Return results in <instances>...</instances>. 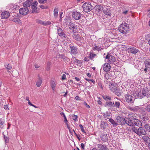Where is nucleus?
Here are the masks:
<instances>
[{
  "label": "nucleus",
  "instance_id": "nucleus-36",
  "mask_svg": "<svg viewBox=\"0 0 150 150\" xmlns=\"http://www.w3.org/2000/svg\"><path fill=\"white\" fill-rule=\"evenodd\" d=\"M42 83V80L40 77H39V80L36 82V85L38 87H39L41 86Z\"/></svg>",
  "mask_w": 150,
  "mask_h": 150
},
{
  "label": "nucleus",
  "instance_id": "nucleus-48",
  "mask_svg": "<svg viewBox=\"0 0 150 150\" xmlns=\"http://www.w3.org/2000/svg\"><path fill=\"white\" fill-rule=\"evenodd\" d=\"M79 126L80 127V128H81V131L83 132L86 133V132L85 131V130L83 128V126L82 125H81V124H80L79 125Z\"/></svg>",
  "mask_w": 150,
  "mask_h": 150
},
{
  "label": "nucleus",
  "instance_id": "nucleus-42",
  "mask_svg": "<svg viewBox=\"0 0 150 150\" xmlns=\"http://www.w3.org/2000/svg\"><path fill=\"white\" fill-rule=\"evenodd\" d=\"M120 103L119 102L115 101V103H114V105H113V106L114 105L115 107H116V108H119L120 107Z\"/></svg>",
  "mask_w": 150,
  "mask_h": 150
},
{
  "label": "nucleus",
  "instance_id": "nucleus-16",
  "mask_svg": "<svg viewBox=\"0 0 150 150\" xmlns=\"http://www.w3.org/2000/svg\"><path fill=\"white\" fill-rule=\"evenodd\" d=\"M9 15L10 14L7 11H5L1 13V17L2 19H6L9 17Z\"/></svg>",
  "mask_w": 150,
  "mask_h": 150
},
{
  "label": "nucleus",
  "instance_id": "nucleus-47",
  "mask_svg": "<svg viewBox=\"0 0 150 150\" xmlns=\"http://www.w3.org/2000/svg\"><path fill=\"white\" fill-rule=\"evenodd\" d=\"M72 118L75 121H76L77 120V118L78 116L77 115H73L72 116Z\"/></svg>",
  "mask_w": 150,
  "mask_h": 150
},
{
  "label": "nucleus",
  "instance_id": "nucleus-56",
  "mask_svg": "<svg viewBox=\"0 0 150 150\" xmlns=\"http://www.w3.org/2000/svg\"><path fill=\"white\" fill-rule=\"evenodd\" d=\"M28 104L29 105H30L32 106L35 107V108H38V107L36 106L35 105H34L33 104H32L30 102H28Z\"/></svg>",
  "mask_w": 150,
  "mask_h": 150
},
{
  "label": "nucleus",
  "instance_id": "nucleus-17",
  "mask_svg": "<svg viewBox=\"0 0 150 150\" xmlns=\"http://www.w3.org/2000/svg\"><path fill=\"white\" fill-rule=\"evenodd\" d=\"M111 66L110 64L106 63L103 66V69L105 71H108L110 70Z\"/></svg>",
  "mask_w": 150,
  "mask_h": 150
},
{
  "label": "nucleus",
  "instance_id": "nucleus-45",
  "mask_svg": "<svg viewBox=\"0 0 150 150\" xmlns=\"http://www.w3.org/2000/svg\"><path fill=\"white\" fill-rule=\"evenodd\" d=\"M5 66L6 68L10 70L12 68V67L9 64H5Z\"/></svg>",
  "mask_w": 150,
  "mask_h": 150
},
{
  "label": "nucleus",
  "instance_id": "nucleus-43",
  "mask_svg": "<svg viewBox=\"0 0 150 150\" xmlns=\"http://www.w3.org/2000/svg\"><path fill=\"white\" fill-rule=\"evenodd\" d=\"M60 114L62 116H63V117H64V122L65 123H67L68 121L64 113V112H62L60 113Z\"/></svg>",
  "mask_w": 150,
  "mask_h": 150
},
{
  "label": "nucleus",
  "instance_id": "nucleus-55",
  "mask_svg": "<svg viewBox=\"0 0 150 150\" xmlns=\"http://www.w3.org/2000/svg\"><path fill=\"white\" fill-rule=\"evenodd\" d=\"M90 59L89 57H86L84 59V61H85L86 62H88V61H89Z\"/></svg>",
  "mask_w": 150,
  "mask_h": 150
},
{
  "label": "nucleus",
  "instance_id": "nucleus-9",
  "mask_svg": "<svg viewBox=\"0 0 150 150\" xmlns=\"http://www.w3.org/2000/svg\"><path fill=\"white\" fill-rule=\"evenodd\" d=\"M103 11L104 14L108 16L111 15V12L110 7L107 6H104V8Z\"/></svg>",
  "mask_w": 150,
  "mask_h": 150
},
{
  "label": "nucleus",
  "instance_id": "nucleus-59",
  "mask_svg": "<svg viewBox=\"0 0 150 150\" xmlns=\"http://www.w3.org/2000/svg\"><path fill=\"white\" fill-rule=\"evenodd\" d=\"M4 109L6 110H8L9 108H8V106L7 105H5L4 106Z\"/></svg>",
  "mask_w": 150,
  "mask_h": 150
},
{
  "label": "nucleus",
  "instance_id": "nucleus-46",
  "mask_svg": "<svg viewBox=\"0 0 150 150\" xmlns=\"http://www.w3.org/2000/svg\"><path fill=\"white\" fill-rule=\"evenodd\" d=\"M144 127L146 130L150 132V126L149 125H146Z\"/></svg>",
  "mask_w": 150,
  "mask_h": 150
},
{
  "label": "nucleus",
  "instance_id": "nucleus-60",
  "mask_svg": "<svg viewBox=\"0 0 150 150\" xmlns=\"http://www.w3.org/2000/svg\"><path fill=\"white\" fill-rule=\"evenodd\" d=\"M144 71L145 72V73H147V72L148 71H150V69H148L147 68L145 67V68H144Z\"/></svg>",
  "mask_w": 150,
  "mask_h": 150
},
{
  "label": "nucleus",
  "instance_id": "nucleus-24",
  "mask_svg": "<svg viewBox=\"0 0 150 150\" xmlns=\"http://www.w3.org/2000/svg\"><path fill=\"white\" fill-rule=\"evenodd\" d=\"M58 8L57 7L54 8V16L55 18H57L58 16Z\"/></svg>",
  "mask_w": 150,
  "mask_h": 150
},
{
  "label": "nucleus",
  "instance_id": "nucleus-8",
  "mask_svg": "<svg viewBox=\"0 0 150 150\" xmlns=\"http://www.w3.org/2000/svg\"><path fill=\"white\" fill-rule=\"evenodd\" d=\"M116 120L117 125H125V122H126L125 121V117L124 118L122 117L117 116L116 118Z\"/></svg>",
  "mask_w": 150,
  "mask_h": 150
},
{
  "label": "nucleus",
  "instance_id": "nucleus-25",
  "mask_svg": "<svg viewBox=\"0 0 150 150\" xmlns=\"http://www.w3.org/2000/svg\"><path fill=\"white\" fill-rule=\"evenodd\" d=\"M32 3L31 1L28 0L24 3L23 5L25 7V8H27L30 6Z\"/></svg>",
  "mask_w": 150,
  "mask_h": 150
},
{
  "label": "nucleus",
  "instance_id": "nucleus-13",
  "mask_svg": "<svg viewBox=\"0 0 150 150\" xmlns=\"http://www.w3.org/2000/svg\"><path fill=\"white\" fill-rule=\"evenodd\" d=\"M28 9L27 8H22L19 10V13L23 15H27L28 12Z\"/></svg>",
  "mask_w": 150,
  "mask_h": 150
},
{
  "label": "nucleus",
  "instance_id": "nucleus-6",
  "mask_svg": "<svg viewBox=\"0 0 150 150\" xmlns=\"http://www.w3.org/2000/svg\"><path fill=\"white\" fill-rule=\"evenodd\" d=\"M105 57L104 56V57L106 59H107L108 62L110 64H113V63L115 62L116 60V59L113 56H112L111 54L108 53L107 55H106L105 53L104 54L103 56L105 55Z\"/></svg>",
  "mask_w": 150,
  "mask_h": 150
},
{
  "label": "nucleus",
  "instance_id": "nucleus-7",
  "mask_svg": "<svg viewBox=\"0 0 150 150\" xmlns=\"http://www.w3.org/2000/svg\"><path fill=\"white\" fill-rule=\"evenodd\" d=\"M57 33L59 36L62 37L63 40L65 41H68L69 40V38L64 34L61 28H59L57 29Z\"/></svg>",
  "mask_w": 150,
  "mask_h": 150
},
{
  "label": "nucleus",
  "instance_id": "nucleus-41",
  "mask_svg": "<svg viewBox=\"0 0 150 150\" xmlns=\"http://www.w3.org/2000/svg\"><path fill=\"white\" fill-rule=\"evenodd\" d=\"M113 92L117 96H119L121 95L120 93L119 92V90L117 87L115 90V91H113Z\"/></svg>",
  "mask_w": 150,
  "mask_h": 150
},
{
  "label": "nucleus",
  "instance_id": "nucleus-40",
  "mask_svg": "<svg viewBox=\"0 0 150 150\" xmlns=\"http://www.w3.org/2000/svg\"><path fill=\"white\" fill-rule=\"evenodd\" d=\"M109 121L112 124L113 126H117V124L115 122V121L112 119L109 118Z\"/></svg>",
  "mask_w": 150,
  "mask_h": 150
},
{
  "label": "nucleus",
  "instance_id": "nucleus-44",
  "mask_svg": "<svg viewBox=\"0 0 150 150\" xmlns=\"http://www.w3.org/2000/svg\"><path fill=\"white\" fill-rule=\"evenodd\" d=\"M51 23L49 21H46L44 22L43 21L42 23V25H50L51 24Z\"/></svg>",
  "mask_w": 150,
  "mask_h": 150
},
{
  "label": "nucleus",
  "instance_id": "nucleus-54",
  "mask_svg": "<svg viewBox=\"0 0 150 150\" xmlns=\"http://www.w3.org/2000/svg\"><path fill=\"white\" fill-rule=\"evenodd\" d=\"M39 2L40 3H44L45 2L47 1V0H38Z\"/></svg>",
  "mask_w": 150,
  "mask_h": 150
},
{
  "label": "nucleus",
  "instance_id": "nucleus-26",
  "mask_svg": "<svg viewBox=\"0 0 150 150\" xmlns=\"http://www.w3.org/2000/svg\"><path fill=\"white\" fill-rule=\"evenodd\" d=\"M57 83L54 81H52L50 82L51 86L54 92L55 91V87Z\"/></svg>",
  "mask_w": 150,
  "mask_h": 150
},
{
  "label": "nucleus",
  "instance_id": "nucleus-58",
  "mask_svg": "<svg viewBox=\"0 0 150 150\" xmlns=\"http://www.w3.org/2000/svg\"><path fill=\"white\" fill-rule=\"evenodd\" d=\"M146 39H148L149 40L150 39V34H149L146 36Z\"/></svg>",
  "mask_w": 150,
  "mask_h": 150
},
{
  "label": "nucleus",
  "instance_id": "nucleus-35",
  "mask_svg": "<svg viewBox=\"0 0 150 150\" xmlns=\"http://www.w3.org/2000/svg\"><path fill=\"white\" fill-rule=\"evenodd\" d=\"M144 64L145 67L150 69V62L148 60L144 62Z\"/></svg>",
  "mask_w": 150,
  "mask_h": 150
},
{
  "label": "nucleus",
  "instance_id": "nucleus-22",
  "mask_svg": "<svg viewBox=\"0 0 150 150\" xmlns=\"http://www.w3.org/2000/svg\"><path fill=\"white\" fill-rule=\"evenodd\" d=\"M108 124L106 122L101 121L100 127L102 129H106L108 126Z\"/></svg>",
  "mask_w": 150,
  "mask_h": 150
},
{
  "label": "nucleus",
  "instance_id": "nucleus-31",
  "mask_svg": "<svg viewBox=\"0 0 150 150\" xmlns=\"http://www.w3.org/2000/svg\"><path fill=\"white\" fill-rule=\"evenodd\" d=\"M89 57L90 59L93 60L94 58H97V56L96 54L91 53L89 54Z\"/></svg>",
  "mask_w": 150,
  "mask_h": 150
},
{
  "label": "nucleus",
  "instance_id": "nucleus-52",
  "mask_svg": "<svg viewBox=\"0 0 150 150\" xmlns=\"http://www.w3.org/2000/svg\"><path fill=\"white\" fill-rule=\"evenodd\" d=\"M98 88H100L102 89H103V87L102 85V83L101 82H99L98 83Z\"/></svg>",
  "mask_w": 150,
  "mask_h": 150
},
{
  "label": "nucleus",
  "instance_id": "nucleus-2",
  "mask_svg": "<svg viewBox=\"0 0 150 150\" xmlns=\"http://www.w3.org/2000/svg\"><path fill=\"white\" fill-rule=\"evenodd\" d=\"M125 125L127 124L130 126H139L142 125L141 122L138 119L131 120L130 118L125 117Z\"/></svg>",
  "mask_w": 150,
  "mask_h": 150
},
{
  "label": "nucleus",
  "instance_id": "nucleus-12",
  "mask_svg": "<svg viewBox=\"0 0 150 150\" xmlns=\"http://www.w3.org/2000/svg\"><path fill=\"white\" fill-rule=\"evenodd\" d=\"M38 4V3L37 1H35L32 4H31V7L32 9H33L32 11V13H38V12L37 11H36L37 9L36 6Z\"/></svg>",
  "mask_w": 150,
  "mask_h": 150
},
{
  "label": "nucleus",
  "instance_id": "nucleus-20",
  "mask_svg": "<svg viewBox=\"0 0 150 150\" xmlns=\"http://www.w3.org/2000/svg\"><path fill=\"white\" fill-rule=\"evenodd\" d=\"M93 46H94L92 48L93 50L99 51L103 49L101 46H100L99 45H98L96 44H94Z\"/></svg>",
  "mask_w": 150,
  "mask_h": 150
},
{
  "label": "nucleus",
  "instance_id": "nucleus-37",
  "mask_svg": "<svg viewBox=\"0 0 150 150\" xmlns=\"http://www.w3.org/2000/svg\"><path fill=\"white\" fill-rule=\"evenodd\" d=\"M102 97L104 99L106 100L107 101L111 100V97L108 96H103Z\"/></svg>",
  "mask_w": 150,
  "mask_h": 150
},
{
  "label": "nucleus",
  "instance_id": "nucleus-30",
  "mask_svg": "<svg viewBox=\"0 0 150 150\" xmlns=\"http://www.w3.org/2000/svg\"><path fill=\"white\" fill-rule=\"evenodd\" d=\"M109 88L113 92L115 91V90L116 89L117 87L116 86H114L112 84L110 83L109 84Z\"/></svg>",
  "mask_w": 150,
  "mask_h": 150
},
{
  "label": "nucleus",
  "instance_id": "nucleus-53",
  "mask_svg": "<svg viewBox=\"0 0 150 150\" xmlns=\"http://www.w3.org/2000/svg\"><path fill=\"white\" fill-rule=\"evenodd\" d=\"M40 7L42 9H46L47 8V6H45L44 5H41L40 6Z\"/></svg>",
  "mask_w": 150,
  "mask_h": 150
},
{
  "label": "nucleus",
  "instance_id": "nucleus-4",
  "mask_svg": "<svg viewBox=\"0 0 150 150\" xmlns=\"http://www.w3.org/2000/svg\"><path fill=\"white\" fill-rule=\"evenodd\" d=\"M132 131L139 136L145 135L146 134L145 130L142 127H140L138 129L134 127L132 128Z\"/></svg>",
  "mask_w": 150,
  "mask_h": 150
},
{
  "label": "nucleus",
  "instance_id": "nucleus-39",
  "mask_svg": "<svg viewBox=\"0 0 150 150\" xmlns=\"http://www.w3.org/2000/svg\"><path fill=\"white\" fill-rule=\"evenodd\" d=\"M112 76L110 72L106 73L105 75V77L106 80L109 79Z\"/></svg>",
  "mask_w": 150,
  "mask_h": 150
},
{
  "label": "nucleus",
  "instance_id": "nucleus-61",
  "mask_svg": "<svg viewBox=\"0 0 150 150\" xmlns=\"http://www.w3.org/2000/svg\"><path fill=\"white\" fill-rule=\"evenodd\" d=\"M81 148L82 149H84L85 145H84V144L83 143H81Z\"/></svg>",
  "mask_w": 150,
  "mask_h": 150
},
{
  "label": "nucleus",
  "instance_id": "nucleus-27",
  "mask_svg": "<svg viewBox=\"0 0 150 150\" xmlns=\"http://www.w3.org/2000/svg\"><path fill=\"white\" fill-rule=\"evenodd\" d=\"M68 25L69 29L71 30H74L75 28V25L72 23L69 22Z\"/></svg>",
  "mask_w": 150,
  "mask_h": 150
},
{
  "label": "nucleus",
  "instance_id": "nucleus-32",
  "mask_svg": "<svg viewBox=\"0 0 150 150\" xmlns=\"http://www.w3.org/2000/svg\"><path fill=\"white\" fill-rule=\"evenodd\" d=\"M72 37L74 39L77 40H80V36L78 34H74L72 35Z\"/></svg>",
  "mask_w": 150,
  "mask_h": 150
},
{
  "label": "nucleus",
  "instance_id": "nucleus-18",
  "mask_svg": "<svg viewBox=\"0 0 150 150\" xmlns=\"http://www.w3.org/2000/svg\"><path fill=\"white\" fill-rule=\"evenodd\" d=\"M142 139L144 142L148 144L150 143V138L147 136L144 135L142 137Z\"/></svg>",
  "mask_w": 150,
  "mask_h": 150
},
{
  "label": "nucleus",
  "instance_id": "nucleus-50",
  "mask_svg": "<svg viewBox=\"0 0 150 150\" xmlns=\"http://www.w3.org/2000/svg\"><path fill=\"white\" fill-rule=\"evenodd\" d=\"M127 108L131 111H135V108L134 107H132L130 106L127 107Z\"/></svg>",
  "mask_w": 150,
  "mask_h": 150
},
{
  "label": "nucleus",
  "instance_id": "nucleus-38",
  "mask_svg": "<svg viewBox=\"0 0 150 150\" xmlns=\"http://www.w3.org/2000/svg\"><path fill=\"white\" fill-rule=\"evenodd\" d=\"M144 109L146 111L150 113V104H148L146 105Z\"/></svg>",
  "mask_w": 150,
  "mask_h": 150
},
{
  "label": "nucleus",
  "instance_id": "nucleus-23",
  "mask_svg": "<svg viewBox=\"0 0 150 150\" xmlns=\"http://www.w3.org/2000/svg\"><path fill=\"white\" fill-rule=\"evenodd\" d=\"M70 48L71 50V53L72 54H75L77 52V49L75 46H70Z\"/></svg>",
  "mask_w": 150,
  "mask_h": 150
},
{
  "label": "nucleus",
  "instance_id": "nucleus-33",
  "mask_svg": "<svg viewBox=\"0 0 150 150\" xmlns=\"http://www.w3.org/2000/svg\"><path fill=\"white\" fill-rule=\"evenodd\" d=\"M113 105H114V103H112L111 101H107L105 103V105L106 106H109V107H112L113 106Z\"/></svg>",
  "mask_w": 150,
  "mask_h": 150
},
{
  "label": "nucleus",
  "instance_id": "nucleus-28",
  "mask_svg": "<svg viewBox=\"0 0 150 150\" xmlns=\"http://www.w3.org/2000/svg\"><path fill=\"white\" fill-rule=\"evenodd\" d=\"M137 114L134 113H130L129 115V117L132 120L137 119L136 118V117Z\"/></svg>",
  "mask_w": 150,
  "mask_h": 150
},
{
  "label": "nucleus",
  "instance_id": "nucleus-51",
  "mask_svg": "<svg viewBox=\"0 0 150 150\" xmlns=\"http://www.w3.org/2000/svg\"><path fill=\"white\" fill-rule=\"evenodd\" d=\"M85 80L86 81H88V82H89V81H91L92 82V83H93L94 84H95V81L93 79H86Z\"/></svg>",
  "mask_w": 150,
  "mask_h": 150
},
{
  "label": "nucleus",
  "instance_id": "nucleus-64",
  "mask_svg": "<svg viewBox=\"0 0 150 150\" xmlns=\"http://www.w3.org/2000/svg\"><path fill=\"white\" fill-rule=\"evenodd\" d=\"M66 76L65 74H63L62 75V80H64L66 79Z\"/></svg>",
  "mask_w": 150,
  "mask_h": 150
},
{
  "label": "nucleus",
  "instance_id": "nucleus-21",
  "mask_svg": "<svg viewBox=\"0 0 150 150\" xmlns=\"http://www.w3.org/2000/svg\"><path fill=\"white\" fill-rule=\"evenodd\" d=\"M97 146L99 149V150H107V146L104 144L103 145L101 144H97Z\"/></svg>",
  "mask_w": 150,
  "mask_h": 150
},
{
  "label": "nucleus",
  "instance_id": "nucleus-63",
  "mask_svg": "<svg viewBox=\"0 0 150 150\" xmlns=\"http://www.w3.org/2000/svg\"><path fill=\"white\" fill-rule=\"evenodd\" d=\"M4 122L1 119H0V124L3 125L4 124Z\"/></svg>",
  "mask_w": 150,
  "mask_h": 150
},
{
  "label": "nucleus",
  "instance_id": "nucleus-57",
  "mask_svg": "<svg viewBox=\"0 0 150 150\" xmlns=\"http://www.w3.org/2000/svg\"><path fill=\"white\" fill-rule=\"evenodd\" d=\"M83 104L86 106V108H89L90 107V106L88 105L85 102H84Z\"/></svg>",
  "mask_w": 150,
  "mask_h": 150
},
{
  "label": "nucleus",
  "instance_id": "nucleus-5",
  "mask_svg": "<svg viewBox=\"0 0 150 150\" xmlns=\"http://www.w3.org/2000/svg\"><path fill=\"white\" fill-rule=\"evenodd\" d=\"M82 7L83 11L87 13L91 11L93 8L90 3H85Z\"/></svg>",
  "mask_w": 150,
  "mask_h": 150
},
{
  "label": "nucleus",
  "instance_id": "nucleus-11",
  "mask_svg": "<svg viewBox=\"0 0 150 150\" xmlns=\"http://www.w3.org/2000/svg\"><path fill=\"white\" fill-rule=\"evenodd\" d=\"M81 16L82 14L80 12L75 11L72 13V17L76 20H79L81 18Z\"/></svg>",
  "mask_w": 150,
  "mask_h": 150
},
{
  "label": "nucleus",
  "instance_id": "nucleus-29",
  "mask_svg": "<svg viewBox=\"0 0 150 150\" xmlns=\"http://www.w3.org/2000/svg\"><path fill=\"white\" fill-rule=\"evenodd\" d=\"M103 115L104 117L106 120L107 119H109L110 117V113L108 112H106L103 113Z\"/></svg>",
  "mask_w": 150,
  "mask_h": 150
},
{
  "label": "nucleus",
  "instance_id": "nucleus-49",
  "mask_svg": "<svg viewBox=\"0 0 150 150\" xmlns=\"http://www.w3.org/2000/svg\"><path fill=\"white\" fill-rule=\"evenodd\" d=\"M4 138L5 141L6 143H8V142L9 140V138L8 137L4 135Z\"/></svg>",
  "mask_w": 150,
  "mask_h": 150
},
{
  "label": "nucleus",
  "instance_id": "nucleus-19",
  "mask_svg": "<svg viewBox=\"0 0 150 150\" xmlns=\"http://www.w3.org/2000/svg\"><path fill=\"white\" fill-rule=\"evenodd\" d=\"M100 138L103 142H106L108 141V138L107 134H101L100 135Z\"/></svg>",
  "mask_w": 150,
  "mask_h": 150
},
{
  "label": "nucleus",
  "instance_id": "nucleus-62",
  "mask_svg": "<svg viewBox=\"0 0 150 150\" xmlns=\"http://www.w3.org/2000/svg\"><path fill=\"white\" fill-rule=\"evenodd\" d=\"M42 22H43V21H42L40 20H38L37 21V22L39 24H42Z\"/></svg>",
  "mask_w": 150,
  "mask_h": 150
},
{
  "label": "nucleus",
  "instance_id": "nucleus-34",
  "mask_svg": "<svg viewBox=\"0 0 150 150\" xmlns=\"http://www.w3.org/2000/svg\"><path fill=\"white\" fill-rule=\"evenodd\" d=\"M12 21L18 24L21 23V22L20 20L18 17H15L13 20Z\"/></svg>",
  "mask_w": 150,
  "mask_h": 150
},
{
  "label": "nucleus",
  "instance_id": "nucleus-15",
  "mask_svg": "<svg viewBox=\"0 0 150 150\" xmlns=\"http://www.w3.org/2000/svg\"><path fill=\"white\" fill-rule=\"evenodd\" d=\"M128 52L129 53L135 54L138 52L139 50L134 47H132L128 48Z\"/></svg>",
  "mask_w": 150,
  "mask_h": 150
},
{
  "label": "nucleus",
  "instance_id": "nucleus-14",
  "mask_svg": "<svg viewBox=\"0 0 150 150\" xmlns=\"http://www.w3.org/2000/svg\"><path fill=\"white\" fill-rule=\"evenodd\" d=\"M104 8V6L103 7L102 5H97L94 7V9L98 13L101 12L102 11H103Z\"/></svg>",
  "mask_w": 150,
  "mask_h": 150
},
{
  "label": "nucleus",
  "instance_id": "nucleus-1",
  "mask_svg": "<svg viewBox=\"0 0 150 150\" xmlns=\"http://www.w3.org/2000/svg\"><path fill=\"white\" fill-rule=\"evenodd\" d=\"M134 95L136 97L142 98L145 96L148 97L150 96L148 89L145 88H138L134 93Z\"/></svg>",
  "mask_w": 150,
  "mask_h": 150
},
{
  "label": "nucleus",
  "instance_id": "nucleus-3",
  "mask_svg": "<svg viewBox=\"0 0 150 150\" xmlns=\"http://www.w3.org/2000/svg\"><path fill=\"white\" fill-rule=\"evenodd\" d=\"M118 29L121 33L126 34L129 31V25L126 23H122L119 26Z\"/></svg>",
  "mask_w": 150,
  "mask_h": 150
},
{
  "label": "nucleus",
  "instance_id": "nucleus-10",
  "mask_svg": "<svg viewBox=\"0 0 150 150\" xmlns=\"http://www.w3.org/2000/svg\"><path fill=\"white\" fill-rule=\"evenodd\" d=\"M125 98L126 102L128 103H133L134 100L133 97L129 94H126L125 95Z\"/></svg>",
  "mask_w": 150,
  "mask_h": 150
}]
</instances>
